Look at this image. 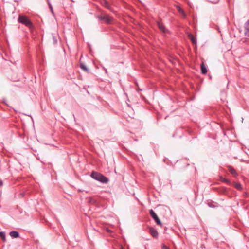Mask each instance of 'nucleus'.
Masks as SVG:
<instances>
[{
    "mask_svg": "<svg viewBox=\"0 0 249 249\" xmlns=\"http://www.w3.org/2000/svg\"><path fill=\"white\" fill-rule=\"evenodd\" d=\"M91 177L96 180H98L103 183H107L109 181L108 178L98 172L93 171L91 174Z\"/></svg>",
    "mask_w": 249,
    "mask_h": 249,
    "instance_id": "obj_1",
    "label": "nucleus"
},
{
    "mask_svg": "<svg viewBox=\"0 0 249 249\" xmlns=\"http://www.w3.org/2000/svg\"><path fill=\"white\" fill-rule=\"evenodd\" d=\"M18 21L27 27H30L32 26L31 21L26 16L19 15L18 18Z\"/></svg>",
    "mask_w": 249,
    "mask_h": 249,
    "instance_id": "obj_2",
    "label": "nucleus"
},
{
    "mask_svg": "<svg viewBox=\"0 0 249 249\" xmlns=\"http://www.w3.org/2000/svg\"><path fill=\"white\" fill-rule=\"evenodd\" d=\"M98 18L100 20H104L106 24H110L113 22V18L108 15L99 16Z\"/></svg>",
    "mask_w": 249,
    "mask_h": 249,
    "instance_id": "obj_3",
    "label": "nucleus"
},
{
    "mask_svg": "<svg viewBox=\"0 0 249 249\" xmlns=\"http://www.w3.org/2000/svg\"><path fill=\"white\" fill-rule=\"evenodd\" d=\"M150 214L151 216L154 219L156 223L160 226L162 225V223L159 218L158 216L157 215V214L155 213L154 211L152 209H151L149 211Z\"/></svg>",
    "mask_w": 249,
    "mask_h": 249,
    "instance_id": "obj_4",
    "label": "nucleus"
},
{
    "mask_svg": "<svg viewBox=\"0 0 249 249\" xmlns=\"http://www.w3.org/2000/svg\"><path fill=\"white\" fill-rule=\"evenodd\" d=\"M149 232L151 236L155 238H157L158 237V232L153 227L149 228Z\"/></svg>",
    "mask_w": 249,
    "mask_h": 249,
    "instance_id": "obj_5",
    "label": "nucleus"
},
{
    "mask_svg": "<svg viewBox=\"0 0 249 249\" xmlns=\"http://www.w3.org/2000/svg\"><path fill=\"white\" fill-rule=\"evenodd\" d=\"M244 29L245 35L249 37V19L245 23Z\"/></svg>",
    "mask_w": 249,
    "mask_h": 249,
    "instance_id": "obj_6",
    "label": "nucleus"
},
{
    "mask_svg": "<svg viewBox=\"0 0 249 249\" xmlns=\"http://www.w3.org/2000/svg\"><path fill=\"white\" fill-rule=\"evenodd\" d=\"M157 25L158 26L159 29L163 33H167L168 32V30L166 29V28L163 25L162 23H160V22H157Z\"/></svg>",
    "mask_w": 249,
    "mask_h": 249,
    "instance_id": "obj_7",
    "label": "nucleus"
},
{
    "mask_svg": "<svg viewBox=\"0 0 249 249\" xmlns=\"http://www.w3.org/2000/svg\"><path fill=\"white\" fill-rule=\"evenodd\" d=\"M101 4L103 6L107 8V9H108L111 11L112 10L111 6H110L109 3L107 0H102L101 1Z\"/></svg>",
    "mask_w": 249,
    "mask_h": 249,
    "instance_id": "obj_8",
    "label": "nucleus"
},
{
    "mask_svg": "<svg viewBox=\"0 0 249 249\" xmlns=\"http://www.w3.org/2000/svg\"><path fill=\"white\" fill-rule=\"evenodd\" d=\"M9 234L13 238H18L19 236L18 232L15 231H11Z\"/></svg>",
    "mask_w": 249,
    "mask_h": 249,
    "instance_id": "obj_9",
    "label": "nucleus"
},
{
    "mask_svg": "<svg viewBox=\"0 0 249 249\" xmlns=\"http://www.w3.org/2000/svg\"><path fill=\"white\" fill-rule=\"evenodd\" d=\"M228 170L230 172V173L234 176H237V174L236 173V170L233 168H232L231 166H228Z\"/></svg>",
    "mask_w": 249,
    "mask_h": 249,
    "instance_id": "obj_10",
    "label": "nucleus"
},
{
    "mask_svg": "<svg viewBox=\"0 0 249 249\" xmlns=\"http://www.w3.org/2000/svg\"><path fill=\"white\" fill-rule=\"evenodd\" d=\"M188 37L191 40V41H192V43L193 44H196V40L195 38V37L193 36V35H192L191 34H188Z\"/></svg>",
    "mask_w": 249,
    "mask_h": 249,
    "instance_id": "obj_11",
    "label": "nucleus"
},
{
    "mask_svg": "<svg viewBox=\"0 0 249 249\" xmlns=\"http://www.w3.org/2000/svg\"><path fill=\"white\" fill-rule=\"evenodd\" d=\"M201 73L203 74H206V73L207 72V69H206V67L205 66L203 63H202V64H201Z\"/></svg>",
    "mask_w": 249,
    "mask_h": 249,
    "instance_id": "obj_12",
    "label": "nucleus"
},
{
    "mask_svg": "<svg viewBox=\"0 0 249 249\" xmlns=\"http://www.w3.org/2000/svg\"><path fill=\"white\" fill-rule=\"evenodd\" d=\"M176 8H177V10H178V11L179 13H180L184 18H185L186 15V14L185 13V12H184L183 10L179 6H177Z\"/></svg>",
    "mask_w": 249,
    "mask_h": 249,
    "instance_id": "obj_13",
    "label": "nucleus"
},
{
    "mask_svg": "<svg viewBox=\"0 0 249 249\" xmlns=\"http://www.w3.org/2000/svg\"><path fill=\"white\" fill-rule=\"evenodd\" d=\"M80 67L81 69L84 70V71L88 72H89V70L86 67V66L84 63H80Z\"/></svg>",
    "mask_w": 249,
    "mask_h": 249,
    "instance_id": "obj_14",
    "label": "nucleus"
},
{
    "mask_svg": "<svg viewBox=\"0 0 249 249\" xmlns=\"http://www.w3.org/2000/svg\"><path fill=\"white\" fill-rule=\"evenodd\" d=\"M0 237L2 238V240L3 242H6V237L4 232L0 231Z\"/></svg>",
    "mask_w": 249,
    "mask_h": 249,
    "instance_id": "obj_15",
    "label": "nucleus"
},
{
    "mask_svg": "<svg viewBox=\"0 0 249 249\" xmlns=\"http://www.w3.org/2000/svg\"><path fill=\"white\" fill-rule=\"evenodd\" d=\"M234 186L238 190L242 189V185L240 183H235Z\"/></svg>",
    "mask_w": 249,
    "mask_h": 249,
    "instance_id": "obj_16",
    "label": "nucleus"
},
{
    "mask_svg": "<svg viewBox=\"0 0 249 249\" xmlns=\"http://www.w3.org/2000/svg\"><path fill=\"white\" fill-rule=\"evenodd\" d=\"M48 4L49 5V8H50L52 13L54 16V12L53 11V8L51 4L50 3V2L48 0Z\"/></svg>",
    "mask_w": 249,
    "mask_h": 249,
    "instance_id": "obj_17",
    "label": "nucleus"
},
{
    "mask_svg": "<svg viewBox=\"0 0 249 249\" xmlns=\"http://www.w3.org/2000/svg\"><path fill=\"white\" fill-rule=\"evenodd\" d=\"M221 181H223V182H225L227 183H230V181L229 179H226V178H221Z\"/></svg>",
    "mask_w": 249,
    "mask_h": 249,
    "instance_id": "obj_18",
    "label": "nucleus"
},
{
    "mask_svg": "<svg viewBox=\"0 0 249 249\" xmlns=\"http://www.w3.org/2000/svg\"><path fill=\"white\" fill-rule=\"evenodd\" d=\"M88 199V201L89 203H94V201L92 197H89Z\"/></svg>",
    "mask_w": 249,
    "mask_h": 249,
    "instance_id": "obj_19",
    "label": "nucleus"
},
{
    "mask_svg": "<svg viewBox=\"0 0 249 249\" xmlns=\"http://www.w3.org/2000/svg\"><path fill=\"white\" fill-rule=\"evenodd\" d=\"M53 39L54 43V44L56 43V42H57V39L55 37V36H53Z\"/></svg>",
    "mask_w": 249,
    "mask_h": 249,
    "instance_id": "obj_20",
    "label": "nucleus"
},
{
    "mask_svg": "<svg viewBox=\"0 0 249 249\" xmlns=\"http://www.w3.org/2000/svg\"><path fill=\"white\" fill-rule=\"evenodd\" d=\"M162 249H169V248L165 245H162Z\"/></svg>",
    "mask_w": 249,
    "mask_h": 249,
    "instance_id": "obj_21",
    "label": "nucleus"
},
{
    "mask_svg": "<svg viewBox=\"0 0 249 249\" xmlns=\"http://www.w3.org/2000/svg\"><path fill=\"white\" fill-rule=\"evenodd\" d=\"M3 185V182L1 180H0V187Z\"/></svg>",
    "mask_w": 249,
    "mask_h": 249,
    "instance_id": "obj_22",
    "label": "nucleus"
}]
</instances>
